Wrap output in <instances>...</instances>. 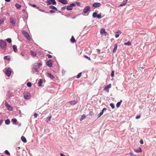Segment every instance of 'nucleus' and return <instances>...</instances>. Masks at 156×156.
<instances>
[{
  "label": "nucleus",
  "instance_id": "nucleus-1",
  "mask_svg": "<svg viewBox=\"0 0 156 156\" xmlns=\"http://www.w3.org/2000/svg\"><path fill=\"white\" fill-rule=\"evenodd\" d=\"M6 46L7 44L5 41L2 40H0V46L4 51L6 50Z\"/></svg>",
  "mask_w": 156,
  "mask_h": 156
},
{
  "label": "nucleus",
  "instance_id": "nucleus-2",
  "mask_svg": "<svg viewBox=\"0 0 156 156\" xmlns=\"http://www.w3.org/2000/svg\"><path fill=\"white\" fill-rule=\"evenodd\" d=\"M90 9V7L89 6H87L84 7L83 9V12L84 14V15L85 16H87L88 15L89 13L88 12Z\"/></svg>",
  "mask_w": 156,
  "mask_h": 156
},
{
  "label": "nucleus",
  "instance_id": "nucleus-3",
  "mask_svg": "<svg viewBox=\"0 0 156 156\" xmlns=\"http://www.w3.org/2000/svg\"><path fill=\"white\" fill-rule=\"evenodd\" d=\"M22 33L23 34L25 38L27 40H31V38L29 35L28 34L26 31L24 30H23L22 31Z\"/></svg>",
  "mask_w": 156,
  "mask_h": 156
},
{
  "label": "nucleus",
  "instance_id": "nucleus-4",
  "mask_svg": "<svg viewBox=\"0 0 156 156\" xmlns=\"http://www.w3.org/2000/svg\"><path fill=\"white\" fill-rule=\"evenodd\" d=\"M47 5L51 4L55 5L56 4V2L55 0H47L46 2Z\"/></svg>",
  "mask_w": 156,
  "mask_h": 156
},
{
  "label": "nucleus",
  "instance_id": "nucleus-5",
  "mask_svg": "<svg viewBox=\"0 0 156 156\" xmlns=\"http://www.w3.org/2000/svg\"><path fill=\"white\" fill-rule=\"evenodd\" d=\"M11 69L10 67H8L6 69L5 74L7 76H9L11 74Z\"/></svg>",
  "mask_w": 156,
  "mask_h": 156
},
{
  "label": "nucleus",
  "instance_id": "nucleus-6",
  "mask_svg": "<svg viewBox=\"0 0 156 156\" xmlns=\"http://www.w3.org/2000/svg\"><path fill=\"white\" fill-rule=\"evenodd\" d=\"M53 63V61L51 59H50L48 61H47L46 62V64L47 66L49 67H52V65Z\"/></svg>",
  "mask_w": 156,
  "mask_h": 156
},
{
  "label": "nucleus",
  "instance_id": "nucleus-7",
  "mask_svg": "<svg viewBox=\"0 0 156 156\" xmlns=\"http://www.w3.org/2000/svg\"><path fill=\"white\" fill-rule=\"evenodd\" d=\"M76 6V5L74 3L71 4L67 6L66 9L67 10H72L73 9V7Z\"/></svg>",
  "mask_w": 156,
  "mask_h": 156
},
{
  "label": "nucleus",
  "instance_id": "nucleus-8",
  "mask_svg": "<svg viewBox=\"0 0 156 156\" xmlns=\"http://www.w3.org/2000/svg\"><path fill=\"white\" fill-rule=\"evenodd\" d=\"M101 5V4L99 2H95L93 3L92 6L95 8H97L100 7Z\"/></svg>",
  "mask_w": 156,
  "mask_h": 156
},
{
  "label": "nucleus",
  "instance_id": "nucleus-9",
  "mask_svg": "<svg viewBox=\"0 0 156 156\" xmlns=\"http://www.w3.org/2000/svg\"><path fill=\"white\" fill-rule=\"evenodd\" d=\"M46 75H47V76L48 77H49V78H50L51 79L53 80L55 79V77L51 73H46Z\"/></svg>",
  "mask_w": 156,
  "mask_h": 156
},
{
  "label": "nucleus",
  "instance_id": "nucleus-10",
  "mask_svg": "<svg viewBox=\"0 0 156 156\" xmlns=\"http://www.w3.org/2000/svg\"><path fill=\"white\" fill-rule=\"evenodd\" d=\"M5 106L8 108V109L9 111L12 110V108L9 105L8 103L6 101H5Z\"/></svg>",
  "mask_w": 156,
  "mask_h": 156
},
{
  "label": "nucleus",
  "instance_id": "nucleus-11",
  "mask_svg": "<svg viewBox=\"0 0 156 156\" xmlns=\"http://www.w3.org/2000/svg\"><path fill=\"white\" fill-rule=\"evenodd\" d=\"M111 87V84H109L108 85L106 86L104 88V90L108 92H109V89Z\"/></svg>",
  "mask_w": 156,
  "mask_h": 156
},
{
  "label": "nucleus",
  "instance_id": "nucleus-12",
  "mask_svg": "<svg viewBox=\"0 0 156 156\" xmlns=\"http://www.w3.org/2000/svg\"><path fill=\"white\" fill-rule=\"evenodd\" d=\"M24 97L26 99H29L30 98V93L26 94L24 95Z\"/></svg>",
  "mask_w": 156,
  "mask_h": 156
},
{
  "label": "nucleus",
  "instance_id": "nucleus-13",
  "mask_svg": "<svg viewBox=\"0 0 156 156\" xmlns=\"http://www.w3.org/2000/svg\"><path fill=\"white\" fill-rule=\"evenodd\" d=\"M121 33V32L119 30L117 32H115V37L116 38H118L119 37V35Z\"/></svg>",
  "mask_w": 156,
  "mask_h": 156
},
{
  "label": "nucleus",
  "instance_id": "nucleus-14",
  "mask_svg": "<svg viewBox=\"0 0 156 156\" xmlns=\"http://www.w3.org/2000/svg\"><path fill=\"white\" fill-rule=\"evenodd\" d=\"M10 22L11 23V24L13 25L14 26L15 24L16 21L15 20L13 19V18H10Z\"/></svg>",
  "mask_w": 156,
  "mask_h": 156
},
{
  "label": "nucleus",
  "instance_id": "nucleus-15",
  "mask_svg": "<svg viewBox=\"0 0 156 156\" xmlns=\"http://www.w3.org/2000/svg\"><path fill=\"white\" fill-rule=\"evenodd\" d=\"M69 103L71 105H74L77 103V101L75 100H73L70 101Z\"/></svg>",
  "mask_w": 156,
  "mask_h": 156
},
{
  "label": "nucleus",
  "instance_id": "nucleus-16",
  "mask_svg": "<svg viewBox=\"0 0 156 156\" xmlns=\"http://www.w3.org/2000/svg\"><path fill=\"white\" fill-rule=\"evenodd\" d=\"M58 1L59 2L64 4H66L67 3L66 0H58Z\"/></svg>",
  "mask_w": 156,
  "mask_h": 156
},
{
  "label": "nucleus",
  "instance_id": "nucleus-17",
  "mask_svg": "<svg viewBox=\"0 0 156 156\" xmlns=\"http://www.w3.org/2000/svg\"><path fill=\"white\" fill-rule=\"evenodd\" d=\"M11 121L12 122V123L13 124L15 125H17V119H12Z\"/></svg>",
  "mask_w": 156,
  "mask_h": 156
},
{
  "label": "nucleus",
  "instance_id": "nucleus-18",
  "mask_svg": "<svg viewBox=\"0 0 156 156\" xmlns=\"http://www.w3.org/2000/svg\"><path fill=\"white\" fill-rule=\"evenodd\" d=\"M21 140L24 143H26L27 142L26 139L25 137L23 136H21Z\"/></svg>",
  "mask_w": 156,
  "mask_h": 156
},
{
  "label": "nucleus",
  "instance_id": "nucleus-19",
  "mask_svg": "<svg viewBox=\"0 0 156 156\" xmlns=\"http://www.w3.org/2000/svg\"><path fill=\"white\" fill-rule=\"evenodd\" d=\"M12 47H13V49L14 51L15 52H16L17 51V46L16 45H13L12 46Z\"/></svg>",
  "mask_w": 156,
  "mask_h": 156
},
{
  "label": "nucleus",
  "instance_id": "nucleus-20",
  "mask_svg": "<svg viewBox=\"0 0 156 156\" xmlns=\"http://www.w3.org/2000/svg\"><path fill=\"white\" fill-rule=\"evenodd\" d=\"M134 150L135 152L136 153L140 152L142 151L140 147H139L137 149H135Z\"/></svg>",
  "mask_w": 156,
  "mask_h": 156
},
{
  "label": "nucleus",
  "instance_id": "nucleus-21",
  "mask_svg": "<svg viewBox=\"0 0 156 156\" xmlns=\"http://www.w3.org/2000/svg\"><path fill=\"white\" fill-rule=\"evenodd\" d=\"M39 68L38 67H33L32 69L33 71L34 72L33 70L34 69L35 72H38L39 71Z\"/></svg>",
  "mask_w": 156,
  "mask_h": 156
},
{
  "label": "nucleus",
  "instance_id": "nucleus-22",
  "mask_svg": "<svg viewBox=\"0 0 156 156\" xmlns=\"http://www.w3.org/2000/svg\"><path fill=\"white\" fill-rule=\"evenodd\" d=\"M42 80L41 79H40L38 82V86L39 87L41 86H42Z\"/></svg>",
  "mask_w": 156,
  "mask_h": 156
},
{
  "label": "nucleus",
  "instance_id": "nucleus-23",
  "mask_svg": "<svg viewBox=\"0 0 156 156\" xmlns=\"http://www.w3.org/2000/svg\"><path fill=\"white\" fill-rule=\"evenodd\" d=\"M118 45L117 44H115L114 48L113 50V53L115 52L117 48Z\"/></svg>",
  "mask_w": 156,
  "mask_h": 156
},
{
  "label": "nucleus",
  "instance_id": "nucleus-24",
  "mask_svg": "<svg viewBox=\"0 0 156 156\" xmlns=\"http://www.w3.org/2000/svg\"><path fill=\"white\" fill-rule=\"evenodd\" d=\"M49 7L50 8L52 9L55 10L56 11H57V9L54 6L52 5H51L49 6Z\"/></svg>",
  "mask_w": 156,
  "mask_h": 156
},
{
  "label": "nucleus",
  "instance_id": "nucleus-25",
  "mask_svg": "<svg viewBox=\"0 0 156 156\" xmlns=\"http://www.w3.org/2000/svg\"><path fill=\"white\" fill-rule=\"evenodd\" d=\"M122 102V101L120 100V101L118 102L116 104V106L117 108H118L119 107L121 104V103Z\"/></svg>",
  "mask_w": 156,
  "mask_h": 156
},
{
  "label": "nucleus",
  "instance_id": "nucleus-26",
  "mask_svg": "<svg viewBox=\"0 0 156 156\" xmlns=\"http://www.w3.org/2000/svg\"><path fill=\"white\" fill-rule=\"evenodd\" d=\"M15 6L16 7L17 9H20L21 7V5L17 3H16L15 4Z\"/></svg>",
  "mask_w": 156,
  "mask_h": 156
},
{
  "label": "nucleus",
  "instance_id": "nucleus-27",
  "mask_svg": "<svg viewBox=\"0 0 156 156\" xmlns=\"http://www.w3.org/2000/svg\"><path fill=\"white\" fill-rule=\"evenodd\" d=\"M100 32L101 34H103L104 33H106L105 32V30L103 28H101V29Z\"/></svg>",
  "mask_w": 156,
  "mask_h": 156
},
{
  "label": "nucleus",
  "instance_id": "nucleus-28",
  "mask_svg": "<svg viewBox=\"0 0 156 156\" xmlns=\"http://www.w3.org/2000/svg\"><path fill=\"white\" fill-rule=\"evenodd\" d=\"M10 121L9 119H7L5 121V123L6 125H9L10 123Z\"/></svg>",
  "mask_w": 156,
  "mask_h": 156
},
{
  "label": "nucleus",
  "instance_id": "nucleus-29",
  "mask_svg": "<svg viewBox=\"0 0 156 156\" xmlns=\"http://www.w3.org/2000/svg\"><path fill=\"white\" fill-rule=\"evenodd\" d=\"M97 13L96 12H93L92 15V16L93 18H96L97 16Z\"/></svg>",
  "mask_w": 156,
  "mask_h": 156
},
{
  "label": "nucleus",
  "instance_id": "nucleus-30",
  "mask_svg": "<svg viewBox=\"0 0 156 156\" xmlns=\"http://www.w3.org/2000/svg\"><path fill=\"white\" fill-rule=\"evenodd\" d=\"M71 41L72 43H74L75 42V40L73 36H72L70 40Z\"/></svg>",
  "mask_w": 156,
  "mask_h": 156
},
{
  "label": "nucleus",
  "instance_id": "nucleus-31",
  "mask_svg": "<svg viewBox=\"0 0 156 156\" xmlns=\"http://www.w3.org/2000/svg\"><path fill=\"white\" fill-rule=\"evenodd\" d=\"M125 45H127L128 46H129L131 45V42L129 41L126 43H125L124 44Z\"/></svg>",
  "mask_w": 156,
  "mask_h": 156
},
{
  "label": "nucleus",
  "instance_id": "nucleus-32",
  "mask_svg": "<svg viewBox=\"0 0 156 156\" xmlns=\"http://www.w3.org/2000/svg\"><path fill=\"white\" fill-rule=\"evenodd\" d=\"M86 117L85 115H82L80 117V121H82Z\"/></svg>",
  "mask_w": 156,
  "mask_h": 156
},
{
  "label": "nucleus",
  "instance_id": "nucleus-33",
  "mask_svg": "<svg viewBox=\"0 0 156 156\" xmlns=\"http://www.w3.org/2000/svg\"><path fill=\"white\" fill-rule=\"evenodd\" d=\"M31 54L34 56H36L37 55L36 53L34 51H30Z\"/></svg>",
  "mask_w": 156,
  "mask_h": 156
},
{
  "label": "nucleus",
  "instance_id": "nucleus-34",
  "mask_svg": "<svg viewBox=\"0 0 156 156\" xmlns=\"http://www.w3.org/2000/svg\"><path fill=\"white\" fill-rule=\"evenodd\" d=\"M51 118V116H50L47 118V119H46V122L48 123V122H49Z\"/></svg>",
  "mask_w": 156,
  "mask_h": 156
},
{
  "label": "nucleus",
  "instance_id": "nucleus-35",
  "mask_svg": "<svg viewBox=\"0 0 156 156\" xmlns=\"http://www.w3.org/2000/svg\"><path fill=\"white\" fill-rule=\"evenodd\" d=\"M110 106L112 107V108L113 109L115 108V105L113 103H111L110 104Z\"/></svg>",
  "mask_w": 156,
  "mask_h": 156
},
{
  "label": "nucleus",
  "instance_id": "nucleus-36",
  "mask_svg": "<svg viewBox=\"0 0 156 156\" xmlns=\"http://www.w3.org/2000/svg\"><path fill=\"white\" fill-rule=\"evenodd\" d=\"M6 41L9 43H11L12 42V40L10 38L7 39Z\"/></svg>",
  "mask_w": 156,
  "mask_h": 156
},
{
  "label": "nucleus",
  "instance_id": "nucleus-37",
  "mask_svg": "<svg viewBox=\"0 0 156 156\" xmlns=\"http://www.w3.org/2000/svg\"><path fill=\"white\" fill-rule=\"evenodd\" d=\"M96 17L98 19H101L102 18V16L101 14H99L97 15Z\"/></svg>",
  "mask_w": 156,
  "mask_h": 156
},
{
  "label": "nucleus",
  "instance_id": "nucleus-38",
  "mask_svg": "<svg viewBox=\"0 0 156 156\" xmlns=\"http://www.w3.org/2000/svg\"><path fill=\"white\" fill-rule=\"evenodd\" d=\"M103 112L101 111L100 113L98 115V118H99L100 117L103 115Z\"/></svg>",
  "mask_w": 156,
  "mask_h": 156
},
{
  "label": "nucleus",
  "instance_id": "nucleus-39",
  "mask_svg": "<svg viewBox=\"0 0 156 156\" xmlns=\"http://www.w3.org/2000/svg\"><path fill=\"white\" fill-rule=\"evenodd\" d=\"M5 153L7 154V155H9L10 154L9 153V151L7 150H6L5 151Z\"/></svg>",
  "mask_w": 156,
  "mask_h": 156
},
{
  "label": "nucleus",
  "instance_id": "nucleus-40",
  "mask_svg": "<svg viewBox=\"0 0 156 156\" xmlns=\"http://www.w3.org/2000/svg\"><path fill=\"white\" fill-rule=\"evenodd\" d=\"M114 71H113V70L112 71V72H111V76L112 77H113L114 76Z\"/></svg>",
  "mask_w": 156,
  "mask_h": 156
},
{
  "label": "nucleus",
  "instance_id": "nucleus-41",
  "mask_svg": "<svg viewBox=\"0 0 156 156\" xmlns=\"http://www.w3.org/2000/svg\"><path fill=\"white\" fill-rule=\"evenodd\" d=\"M27 85L28 87H31V83L30 82H28L27 83Z\"/></svg>",
  "mask_w": 156,
  "mask_h": 156
},
{
  "label": "nucleus",
  "instance_id": "nucleus-42",
  "mask_svg": "<svg viewBox=\"0 0 156 156\" xmlns=\"http://www.w3.org/2000/svg\"><path fill=\"white\" fill-rule=\"evenodd\" d=\"M81 74H82L81 73H79L77 76V78H80L81 76Z\"/></svg>",
  "mask_w": 156,
  "mask_h": 156
},
{
  "label": "nucleus",
  "instance_id": "nucleus-43",
  "mask_svg": "<svg viewBox=\"0 0 156 156\" xmlns=\"http://www.w3.org/2000/svg\"><path fill=\"white\" fill-rule=\"evenodd\" d=\"M37 66H38V68H39V67L41 66L42 65V63L41 62H40L39 63H37Z\"/></svg>",
  "mask_w": 156,
  "mask_h": 156
},
{
  "label": "nucleus",
  "instance_id": "nucleus-44",
  "mask_svg": "<svg viewBox=\"0 0 156 156\" xmlns=\"http://www.w3.org/2000/svg\"><path fill=\"white\" fill-rule=\"evenodd\" d=\"M84 57L85 58H86L88 60H91L90 58L89 57H88L87 56V55H84Z\"/></svg>",
  "mask_w": 156,
  "mask_h": 156
},
{
  "label": "nucleus",
  "instance_id": "nucleus-45",
  "mask_svg": "<svg viewBox=\"0 0 156 156\" xmlns=\"http://www.w3.org/2000/svg\"><path fill=\"white\" fill-rule=\"evenodd\" d=\"M129 154L131 156H136V155L134 154L132 152H130Z\"/></svg>",
  "mask_w": 156,
  "mask_h": 156
},
{
  "label": "nucleus",
  "instance_id": "nucleus-46",
  "mask_svg": "<svg viewBox=\"0 0 156 156\" xmlns=\"http://www.w3.org/2000/svg\"><path fill=\"white\" fill-rule=\"evenodd\" d=\"M47 56L48 58H51L52 57V55L50 54H48Z\"/></svg>",
  "mask_w": 156,
  "mask_h": 156
},
{
  "label": "nucleus",
  "instance_id": "nucleus-47",
  "mask_svg": "<svg viewBox=\"0 0 156 156\" xmlns=\"http://www.w3.org/2000/svg\"><path fill=\"white\" fill-rule=\"evenodd\" d=\"M4 21V20L3 19L0 20V25L2 23H3Z\"/></svg>",
  "mask_w": 156,
  "mask_h": 156
},
{
  "label": "nucleus",
  "instance_id": "nucleus-48",
  "mask_svg": "<svg viewBox=\"0 0 156 156\" xmlns=\"http://www.w3.org/2000/svg\"><path fill=\"white\" fill-rule=\"evenodd\" d=\"M140 115H137L136 117V119H139L140 118Z\"/></svg>",
  "mask_w": 156,
  "mask_h": 156
},
{
  "label": "nucleus",
  "instance_id": "nucleus-49",
  "mask_svg": "<svg viewBox=\"0 0 156 156\" xmlns=\"http://www.w3.org/2000/svg\"><path fill=\"white\" fill-rule=\"evenodd\" d=\"M65 72H66V71L64 70V69L62 70V75H64L65 74Z\"/></svg>",
  "mask_w": 156,
  "mask_h": 156
},
{
  "label": "nucleus",
  "instance_id": "nucleus-50",
  "mask_svg": "<svg viewBox=\"0 0 156 156\" xmlns=\"http://www.w3.org/2000/svg\"><path fill=\"white\" fill-rule=\"evenodd\" d=\"M125 5V4L122 2L121 4L119 5V6H123L124 5Z\"/></svg>",
  "mask_w": 156,
  "mask_h": 156
},
{
  "label": "nucleus",
  "instance_id": "nucleus-51",
  "mask_svg": "<svg viewBox=\"0 0 156 156\" xmlns=\"http://www.w3.org/2000/svg\"><path fill=\"white\" fill-rule=\"evenodd\" d=\"M128 0H124L123 2H122L124 3L125 5H126L127 3V1Z\"/></svg>",
  "mask_w": 156,
  "mask_h": 156
},
{
  "label": "nucleus",
  "instance_id": "nucleus-52",
  "mask_svg": "<svg viewBox=\"0 0 156 156\" xmlns=\"http://www.w3.org/2000/svg\"><path fill=\"white\" fill-rule=\"evenodd\" d=\"M37 116H38V114L37 113H34V116L36 118L37 117Z\"/></svg>",
  "mask_w": 156,
  "mask_h": 156
},
{
  "label": "nucleus",
  "instance_id": "nucleus-53",
  "mask_svg": "<svg viewBox=\"0 0 156 156\" xmlns=\"http://www.w3.org/2000/svg\"><path fill=\"white\" fill-rule=\"evenodd\" d=\"M66 9V7H63L61 8V10H64Z\"/></svg>",
  "mask_w": 156,
  "mask_h": 156
},
{
  "label": "nucleus",
  "instance_id": "nucleus-54",
  "mask_svg": "<svg viewBox=\"0 0 156 156\" xmlns=\"http://www.w3.org/2000/svg\"><path fill=\"white\" fill-rule=\"evenodd\" d=\"M8 58V56H5L4 57V59L7 60Z\"/></svg>",
  "mask_w": 156,
  "mask_h": 156
},
{
  "label": "nucleus",
  "instance_id": "nucleus-55",
  "mask_svg": "<svg viewBox=\"0 0 156 156\" xmlns=\"http://www.w3.org/2000/svg\"><path fill=\"white\" fill-rule=\"evenodd\" d=\"M140 144H143L144 142H143V140H140Z\"/></svg>",
  "mask_w": 156,
  "mask_h": 156
},
{
  "label": "nucleus",
  "instance_id": "nucleus-56",
  "mask_svg": "<svg viewBox=\"0 0 156 156\" xmlns=\"http://www.w3.org/2000/svg\"><path fill=\"white\" fill-rule=\"evenodd\" d=\"M50 12L51 13H54L55 12V11L53 10H51L50 11Z\"/></svg>",
  "mask_w": 156,
  "mask_h": 156
},
{
  "label": "nucleus",
  "instance_id": "nucleus-57",
  "mask_svg": "<svg viewBox=\"0 0 156 156\" xmlns=\"http://www.w3.org/2000/svg\"><path fill=\"white\" fill-rule=\"evenodd\" d=\"M106 110V108H103L102 109V110L101 111H102L103 112V113H104V111H105V110Z\"/></svg>",
  "mask_w": 156,
  "mask_h": 156
},
{
  "label": "nucleus",
  "instance_id": "nucleus-58",
  "mask_svg": "<svg viewBox=\"0 0 156 156\" xmlns=\"http://www.w3.org/2000/svg\"><path fill=\"white\" fill-rule=\"evenodd\" d=\"M76 4L77 5V6H80V3L79 2H76Z\"/></svg>",
  "mask_w": 156,
  "mask_h": 156
},
{
  "label": "nucleus",
  "instance_id": "nucleus-59",
  "mask_svg": "<svg viewBox=\"0 0 156 156\" xmlns=\"http://www.w3.org/2000/svg\"><path fill=\"white\" fill-rule=\"evenodd\" d=\"M31 5L34 7H36V5L35 4H31Z\"/></svg>",
  "mask_w": 156,
  "mask_h": 156
},
{
  "label": "nucleus",
  "instance_id": "nucleus-60",
  "mask_svg": "<svg viewBox=\"0 0 156 156\" xmlns=\"http://www.w3.org/2000/svg\"><path fill=\"white\" fill-rule=\"evenodd\" d=\"M37 64H34L33 65V67H37Z\"/></svg>",
  "mask_w": 156,
  "mask_h": 156
},
{
  "label": "nucleus",
  "instance_id": "nucleus-61",
  "mask_svg": "<svg viewBox=\"0 0 156 156\" xmlns=\"http://www.w3.org/2000/svg\"><path fill=\"white\" fill-rule=\"evenodd\" d=\"M96 51L98 53L100 51V50L99 49H96Z\"/></svg>",
  "mask_w": 156,
  "mask_h": 156
},
{
  "label": "nucleus",
  "instance_id": "nucleus-62",
  "mask_svg": "<svg viewBox=\"0 0 156 156\" xmlns=\"http://www.w3.org/2000/svg\"><path fill=\"white\" fill-rule=\"evenodd\" d=\"M2 122L3 120L2 119L0 120V125H1Z\"/></svg>",
  "mask_w": 156,
  "mask_h": 156
},
{
  "label": "nucleus",
  "instance_id": "nucleus-63",
  "mask_svg": "<svg viewBox=\"0 0 156 156\" xmlns=\"http://www.w3.org/2000/svg\"><path fill=\"white\" fill-rule=\"evenodd\" d=\"M21 55L22 56H24V53L23 52H21Z\"/></svg>",
  "mask_w": 156,
  "mask_h": 156
},
{
  "label": "nucleus",
  "instance_id": "nucleus-64",
  "mask_svg": "<svg viewBox=\"0 0 156 156\" xmlns=\"http://www.w3.org/2000/svg\"><path fill=\"white\" fill-rule=\"evenodd\" d=\"M60 156H65V155L62 153H60Z\"/></svg>",
  "mask_w": 156,
  "mask_h": 156
}]
</instances>
